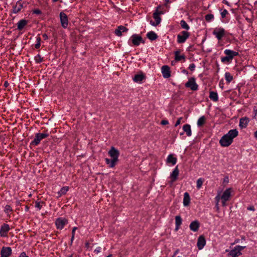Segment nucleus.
<instances>
[{"label": "nucleus", "mask_w": 257, "mask_h": 257, "mask_svg": "<svg viewBox=\"0 0 257 257\" xmlns=\"http://www.w3.org/2000/svg\"><path fill=\"white\" fill-rule=\"evenodd\" d=\"M254 118L257 119V109H254Z\"/></svg>", "instance_id": "53"}, {"label": "nucleus", "mask_w": 257, "mask_h": 257, "mask_svg": "<svg viewBox=\"0 0 257 257\" xmlns=\"http://www.w3.org/2000/svg\"><path fill=\"white\" fill-rule=\"evenodd\" d=\"M182 72L184 74H188V71L186 70H185V69H183L182 71Z\"/></svg>", "instance_id": "57"}, {"label": "nucleus", "mask_w": 257, "mask_h": 257, "mask_svg": "<svg viewBox=\"0 0 257 257\" xmlns=\"http://www.w3.org/2000/svg\"><path fill=\"white\" fill-rule=\"evenodd\" d=\"M10 230V227L8 224H3L0 228V236L1 237H7L8 233Z\"/></svg>", "instance_id": "10"}, {"label": "nucleus", "mask_w": 257, "mask_h": 257, "mask_svg": "<svg viewBox=\"0 0 257 257\" xmlns=\"http://www.w3.org/2000/svg\"><path fill=\"white\" fill-rule=\"evenodd\" d=\"M28 209H29V207L28 206H26V211H28Z\"/></svg>", "instance_id": "63"}, {"label": "nucleus", "mask_w": 257, "mask_h": 257, "mask_svg": "<svg viewBox=\"0 0 257 257\" xmlns=\"http://www.w3.org/2000/svg\"><path fill=\"white\" fill-rule=\"evenodd\" d=\"M215 207L216 208V209L217 210L219 209V206H218V202H216V204H215Z\"/></svg>", "instance_id": "59"}, {"label": "nucleus", "mask_w": 257, "mask_h": 257, "mask_svg": "<svg viewBox=\"0 0 257 257\" xmlns=\"http://www.w3.org/2000/svg\"><path fill=\"white\" fill-rule=\"evenodd\" d=\"M77 229V227H74L72 230V236H75V231Z\"/></svg>", "instance_id": "50"}, {"label": "nucleus", "mask_w": 257, "mask_h": 257, "mask_svg": "<svg viewBox=\"0 0 257 257\" xmlns=\"http://www.w3.org/2000/svg\"><path fill=\"white\" fill-rule=\"evenodd\" d=\"M13 211L12 208L11 206L9 205H7L5 207L4 211L6 213L9 214L10 212H12Z\"/></svg>", "instance_id": "41"}, {"label": "nucleus", "mask_w": 257, "mask_h": 257, "mask_svg": "<svg viewBox=\"0 0 257 257\" xmlns=\"http://www.w3.org/2000/svg\"><path fill=\"white\" fill-rule=\"evenodd\" d=\"M34 60L37 63H40L44 61L43 58L40 54L37 55L34 57Z\"/></svg>", "instance_id": "38"}, {"label": "nucleus", "mask_w": 257, "mask_h": 257, "mask_svg": "<svg viewBox=\"0 0 257 257\" xmlns=\"http://www.w3.org/2000/svg\"><path fill=\"white\" fill-rule=\"evenodd\" d=\"M43 37L45 40H48L49 39V37L46 34H44L43 35Z\"/></svg>", "instance_id": "52"}, {"label": "nucleus", "mask_w": 257, "mask_h": 257, "mask_svg": "<svg viewBox=\"0 0 257 257\" xmlns=\"http://www.w3.org/2000/svg\"><path fill=\"white\" fill-rule=\"evenodd\" d=\"M206 121V118L204 116H201L197 121V125L199 127L204 125Z\"/></svg>", "instance_id": "34"}, {"label": "nucleus", "mask_w": 257, "mask_h": 257, "mask_svg": "<svg viewBox=\"0 0 257 257\" xmlns=\"http://www.w3.org/2000/svg\"><path fill=\"white\" fill-rule=\"evenodd\" d=\"M109 155L111 158L117 161H118V157L119 155V151L116 150L114 147H112L108 152Z\"/></svg>", "instance_id": "12"}, {"label": "nucleus", "mask_w": 257, "mask_h": 257, "mask_svg": "<svg viewBox=\"0 0 257 257\" xmlns=\"http://www.w3.org/2000/svg\"><path fill=\"white\" fill-rule=\"evenodd\" d=\"M179 173V171L178 166H176L170 175L171 182H174L177 180Z\"/></svg>", "instance_id": "17"}, {"label": "nucleus", "mask_w": 257, "mask_h": 257, "mask_svg": "<svg viewBox=\"0 0 257 257\" xmlns=\"http://www.w3.org/2000/svg\"><path fill=\"white\" fill-rule=\"evenodd\" d=\"M112 255L111 254H109L106 257H112Z\"/></svg>", "instance_id": "62"}, {"label": "nucleus", "mask_w": 257, "mask_h": 257, "mask_svg": "<svg viewBox=\"0 0 257 257\" xmlns=\"http://www.w3.org/2000/svg\"><path fill=\"white\" fill-rule=\"evenodd\" d=\"M225 79L227 83H230L233 80V76L229 72H226L225 73Z\"/></svg>", "instance_id": "35"}, {"label": "nucleus", "mask_w": 257, "mask_h": 257, "mask_svg": "<svg viewBox=\"0 0 257 257\" xmlns=\"http://www.w3.org/2000/svg\"><path fill=\"white\" fill-rule=\"evenodd\" d=\"M206 21L209 22L214 18V16L212 14H207L205 17Z\"/></svg>", "instance_id": "42"}, {"label": "nucleus", "mask_w": 257, "mask_h": 257, "mask_svg": "<svg viewBox=\"0 0 257 257\" xmlns=\"http://www.w3.org/2000/svg\"><path fill=\"white\" fill-rule=\"evenodd\" d=\"M175 230H178L182 224V219L180 216L177 215L175 216Z\"/></svg>", "instance_id": "25"}, {"label": "nucleus", "mask_w": 257, "mask_h": 257, "mask_svg": "<svg viewBox=\"0 0 257 257\" xmlns=\"http://www.w3.org/2000/svg\"><path fill=\"white\" fill-rule=\"evenodd\" d=\"M49 136L47 131L44 133H37L36 134L34 140L31 143V145L38 146L41 142V140L47 138Z\"/></svg>", "instance_id": "3"}, {"label": "nucleus", "mask_w": 257, "mask_h": 257, "mask_svg": "<svg viewBox=\"0 0 257 257\" xmlns=\"http://www.w3.org/2000/svg\"><path fill=\"white\" fill-rule=\"evenodd\" d=\"M225 56L221 58V61L224 63H230L233 58L239 55L238 53L229 49H226L224 51Z\"/></svg>", "instance_id": "2"}, {"label": "nucleus", "mask_w": 257, "mask_h": 257, "mask_svg": "<svg viewBox=\"0 0 257 257\" xmlns=\"http://www.w3.org/2000/svg\"><path fill=\"white\" fill-rule=\"evenodd\" d=\"M169 123V122L167 120H162L161 121V124L162 125H166Z\"/></svg>", "instance_id": "49"}, {"label": "nucleus", "mask_w": 257, "mask_h": 257, "mask_svg": "<svg viewBox=\"0 0 257 257\" xmlns=\"http://www.w3.org/2000/svg\"><path fill=\"white\" fill-rule=\"evenodd\" d=\"M69 187L64 186L62 187L61 190L59 191L58 193L61 196L66 194L67 192L69 190Z\"/></svg>", "instance_id": "36"}, {"label": "nucleus", "mask_w": 257, "mask_h": 257, "mask_svg": "<svg viewBox=\"0 0 257 257\" xmlns=\"http://www.w3.org/2000/svg\"><path fill=\"white\" fill-rule=\"evenodd\" d=\"M33 13L37 15H40L42 13L41 11L39 9H36L34 10Z\"/></svg>", "instance_id": "46"}, {"label": "nucleus", "mask_w": 257, "mask_h": 257, "mask_svg": "<svg viewBox=\"0 0 257 257\" xmlns=\"http://www.w3.org/2000/svg\"><path fill=\"white\" fill-rule=\"evenodd\" d=\"M181 51L178 50L174 52L175 60L176 61H180L181 60H183L185 61V56L184 54L180 55Z\"/></svg>", "instance_id": "19"}, {"label": "nucleus", "mask_w": 257, "mask_h": 257, "mask_svg": "<svg viewBox=\"0 0 257 257\" xmlns=\"http://www.w3.org/2000/svg\"><path fill=\"white\" fill-rule=\"evenodd\" d=\"M37 43L35 45L36 49H39L41 46V38L40 37L38 36L36 38Z\"/></svg>", "instance_id": "39"}, {"label": "nucleus", "mask_w": 257, "mask_h": 257, "mask_svg": "<svg viewBox=\"0 0 257 257\" xmlns=\"http://www.w3.org/2000/svg\"><path fill=\"white\" fill-rule=\"evenodd\" d=\"M186 88H190L192 91H196L198 89V85L196 83L195 79L191 77L188 79V81L185 84Z\"/></svg>", "instance_id": "6"}, {"label": "nucleus", "mask_w": 257, "mask_h": 257, "mask_svg": "<svg viewBox=\"0 0 257 257\" xmlns=\"http://www.w3.org/2000/svg\"><path fill=\"white\" fill-rule=\"evenodd\" d=\"M220 199H221V197H220L219 195H217L215 198V199L216 201V202H218V203H219Z\"/></svg>", "instance_id": "54"}, {"label": "nucleus", "mask_w": 257, "mask_h": 257, "mask_svg": "<svg viewBox=\"0 0 257 257\" xmlns=\"http://www.w3.org/2000/svg\"><path fill=\"white\" fill-rule=\"evenodd\" d=\"M190 201V196L188 193L185 192L184 194V197H183V205L184 206H188Z\"/></svg>", "instance_id": "27"}, {"label": "nucleus", "mask_w": 257, "mask_h": 257, "mask_svg": "<svg viewBox=\"0 0 257 257\" xmlns=\"http://www.w3.org/2000/svg\"><path fill=\"white\" fill-rule=\"evenodd\" d=\"M209 97L210 99L213 101H217L218 99V94L217 92L214 91H210Z\"/></svg>", "instance_id": "32"}, {"label": "nucleus", "mask_w": 257, "mask_h": 257, "mask_svg": "<svg viewBox=\"0 0 257 257\" xmlns=\"http://www.w3.org/2000/svg\"><path fill=\"white\" fill-rule=\"evenodd\" d=\"M162 75L164 78H168L171 76L170 67L167 65H164L161 68Z\"/></svg>", "instance_id": "15"}, {"label": "nucleus", "mask_w": 257, "mask_h": 257, "mask_svg": "<svg viewBox=\"0 0 257 257\" xmlns=\"http://www.w3.org/2000/svg\"><path fill=\"white\" fill-rule=\"evenodd\" d=\"M147 37L150 40L154 41L157 38L158 36L154 32L150 31L147 33Z\"/></svg>", "instance_id": "30"}, {"label": "nucleus", "mask_w": 257, "mask_h": 257, "mask_svg": "<svg viewBox=\"0 0 257 257\" xmlns=\"http://www.w3.org/2000/svg\"><path fill=\"white\" fill-rule=\"evenodd\" d=\"M128 29L122 26H120L118 27L117 29L115 31V34L117 36H121L122 35V32H124L127 31Z\"/></svg>", "instance_id": "23"}, {"label": "nucleus", "mask_w": 257, "mask_h": 257, "mask_svg": "<svg viewBox=\"0 0 257 257\" xmlns=\"http://www.w3.org/2000/svg\"><path fill=\"white\" fill-rule=\"evenodd\" d=\"M195 65L194 63H192L190 64L188 68L190 71H193L195 70Z\"/></svg>", "instance_id": "43"}, {"label": "nucleus", "mask_w": 257, "mask_h": 257, "mask_svg": "<svg viewBox=\"0 0 257 257\" xmlns=\"http://www.w3.org/2000/svg\"><path fill=\"white\" fill-rule=\"evenodd\" d=\"M228 14V12L226 10L224 9L221 13V16L222 18L225 17L226 15Z\"/></svg>", "instance_id": "44"}, {"label": "nucleus", "mask_w": 257, "mask_h": 257, "mask_svg": "<svg viewBox=\"0 0 257 257\" xmlns=\"http://www.w3.org/2000/svg\"><path fill=\"white\" fill-rule=\"evenodd\" d=\"M158 8H158V7H157V9H156V10L155 12H154V13H157V14H158V16H159L160 15H162V14H163V12L162 11H159L158 10Z\"/></svg>", "instance_id": "47"}, {"label": "nucleus", "mask_w": 257, "mask_h": 257, "mask_svg": "<svg viewBox=\"0 0 257 257\" xmlns=\"http://www.w3.org/2000/svg\"><path fill=\"white\" fill-rule=\"evenodd\" d=\"M19 257H29L28 255H27L26 253L25 252H22L20 255H19Z\"/></svg>", "instance_id": "51"}, {"label": "nucleus", "mask_w": 257, "mask_h": 257, "mask_svg": "<svg viewBox=\"0 0 257 257\" xmlns=\"http://www.w3.org/2000/svg\"><path fill=\"white\" fill-rule=\"evenodd\" d=\"M23 3L21 1H18L15 6L13 7V12L14 13H19L23 8Z\"/></svg>", "instance_id": "18"}, {"label": "nucleus", "mask_w": 257, "mask_h": 257, "mask_svg": "<svg viewBox=\"0 0 257 257\" xmlns=\"http://www.w3.org/2000/svg\"><path fill=\"white\" fill-rule=\"evenodd\" d=\"M60 19L62 27L66 29L69 25V20L67 15L63 12L60 13Z\"/></svg>", "instance_id": "8"}, {"label": "nucleus", "mask_w": 257, "mask_h": 257, "mask_svg": "<svg viewBox=\"0 0 257 257\" xmlns=\"http://www.w3.org/2000/svg\"><path fill=\"white\" fill-rule=\"evenodd\" d=\"M165 2H166L165 5H166L167 4L170 3V0H165Z\"/></svg>", "instance_id": "61"}, {"label": "nucleus", "mask_w": 257, "mask_h": 257, "mask_svg": "<svg viewBox=\"0 0 257 257\" xmlns=\"http://www.w3.org/2000/svg\"><path fill=\"white\" fill-rule=\"evenodd\" d=\"M167 163L171 164L172 165H174L177 162V158L174 157L173 155H169L167 158Z\"/></svg>", "instance_id": "24"}, {"label": "nucleus", "mask_w": 257, "mask_h": 257, "mask_svg": "<svg viewBox=\"0 0 257 257\" xmlns=\"http://www.w3.org/2000/svg\"><path fill=\"white\" fill-rule=\"evenodd\" d=\"M9 83H8V81H5V82H4V86H5L6 87H8V86H9Z\"/></svg>", "instance_id": "56"}, {"label": "nucleus", "mask_w": 257, "mask_h": 257, "mask_svg": "<svg viewBox=\"0 0 257 257\" xmlns=\"http://www.w3.org/2000/svg\"><path fill=\"white\" fill-rule=\"evenodd\" d=\"M28 21L25 19H22L19 21L17 24L18 30L21 31L24 27L28 24Z\"/></svg>", "instance_id": "22"}, {"label": "nucleus", "mask_w": 257, "mask_h": 257, "mask_svg": "<svg viewBox=\"0 0 257 257\" xmlns=\"http://www.w3.org/2000/svg\"><path fill=\"white\" fill-rule=\"evenodd\" d=\"M12 253V248L10 247L3 246L1 251V257H9Z\"/></svg>", "instance_id": "14"}, {"label": "nucleus", "mask_w": 257, "mask_h": 257, "mask_svg": "<svg viewBox=\"0 0 257 257\" xmlns=\"http://www.w3.org/2000/svg\"><path fill=\"white\" fill-rule=\"evenodd\" d=\"M230 197V191L229 189L225 190L221 196V199L222 200V204L223 206H226V202L229 200Z\"/></svg>", "instance_id": "11"}, {"label": "nucleus", "mask_w": 257, "mask_h": 257, "mask_svg": "<svg viewBox=\"0 0 257 257\" xmlns=\"http://www.w3.org/2000/svg\"><path fill=\"white\" fill-rule=\"evenodd\" d=\"M247 209H248V210H252V211L254 210V208L253 206H250V207H248Z\"/></svg>", "instance_id": "55"}, {"label": "nucleus", "mask_w": 257, "mask_h": 257, "mask_svg": "<svg viewBox=\"0 0 257 257\" xmlns=\"http://www.w3.org/2000/svg\"><path fill=\"white\" fill-rule=\"evenodd\" d=\"M238 131L236 129L230 130L226 135H224L220 140L219 143L222 147H228L231 144L233 139L237 136Z\"/></svg>", "instance_id": "1"}, {"label": "nucleus", "mask_w": 257, "mask_h": 257, "mask_svg": "<svg viewBox=\"0 0 257 257\" xmlns=\"http://www.w3.org/2000/svg\"><path fill=\"white\" fill-rule=\"evenodd\" d=\"M105 160L106 164L108 165L110 168L114 167L116 165V163L117 162V161L113 159H109L108 158H106Z\"/></svg>", "instance_id": "28"}, {"label": "nucleus", "mask_w": 257, "mask_h": 257, "mask_svg": "<svg viewBox=\"0 0 257 257\" xmlns=\"http://www.w3.org/2000/svg\"><path fill=\"white\" fill-rule=\"evenodd\" d=\"M254 137L255 138H257V131L254 132Z\"/></svg>", "instance_id": "60"}, {"label": "nucleus", "mask_w": 257, "mask_h": 257, "mask_svg": "<svg viewBox=\"0 0 257 257\" xmlns=\"http://www.w3.org/2000/svg\"><path fill=\"white\" fill-rule=\"evenodd\" d=\"M101 247L100 246H98L97 247L95 250H94V252L96 253H98L99 252H100L101 251Z\"/></svg>", "instance_id": "48"}, {"label": "nucleus", "mask_w": 257, "mask_h": 257, "mask_svg": "<svg viewBox=\"0 0 257 257\" xmlns=\"http://www.w3.org/2000/svg\"><path fill=\"white\" fill-rule=\"evenodd\" d=\"M132 43L135 46H139L141 42L144 43L141 36L134 34L131 37Z\"/></svg>", "instance_id": "13"}, {"label": "nucleus", "mask_w": 257, "mask_h": 257, "mask_svg": "<svg viewBox=\"0 0 257 257\" xmlns=\"http://www.w3.org/2000/svg\"><path fill=\"white\" fill-rule=\"evenodd\" d=\"M145 78V75L143 74H138L135 75L133 80L136 82H140Z\"/></svg>", "instance_id": "29"}, {"label": "nucleus", "mask_w": 257, "mask_h": 257, "mask_svg": "<svg viewBox=\"0 0 257 257\" xmlns=\"http://www.w3.org/2000/svg\"><path fill=\"white\" fill-rule=\"evenodd\" d=\"M74 237L75 236H72V237H71V244H72V243H73V240L74 239Z\"/></svg>", "instance_id": "58"}, {"label": "nucleus", "mask_w": 257, "mask_h": 257, "mask_svg": "<svg viewBox=\"0 0 257 257\" xmlns=\"http://www.w3.org/2000/svg\"><path fill=\"white\" fill-rule=\"evenodd\" d=\"M153 18L155 19V22H153L152 21H150V24L154 26H156L158 25L161 21V18L159 16H158V14L154 13L153 14Z\"/></svg>", "instance_id": "20"}, {"label": "nucleus", "mask_w": 257, "mask_h": 257, "mask_svg": "<svg viewBox=\"0 0 257 257\" xmlns=\"http://www.w3.org/2000/svg\"><path fill=\"white\" fill-rule=\"evenodd\" d=\"M189 227L191 230L193 231H197L199 227V223L198 221L195 220L191 222Z\"/></svg>", "instance_id": "21"}, {"label": "nucleus", "mask_w": 257, "mask_h": 257, "mask_svg": "<svg viewBox=\"0 0 257 257\" xmlns=\"http://www.w3.org/2000/svg\"><path fill=\"white\" fill-rule=\"evenodd\" d=\"M46 205V203L44 201H39L38 200L36 201L35 207L37 210H41L43 206Z\"/></svg>", "instance_id": "33"}, {"label": "nucleus", "mask_w": 257, "mask_h": 257, "mask_svg": "<svg viewBox=\"0 0 257 257\" xmlns=\"http://www.w3.org/2000/svg\"><path fill=\"white\" fill-rule=\"evenodd\" d=\"M206 244V240L203 235L200 236L197 240V247L199 249H202Z\"/></svg>", "instance_id": "16"}, {"label": "nucleus", "mask_w": 257, "mask_h": 257, "mask_svg": "<svg viewBox=\"0 0 257 257\" xmlns=\"http://www.w3.org/2000/svg\"><path fill=\"white\" fill-rule=\"evenodd\" d=\"M180 25H181V27L183 29L187 30H189L190 28L189 25L187 24V23L184 20H181L180 21Z\"/></svg>", "instance_id": "37"}, {"label": "nucleus", "mask_w": 257, "mask_h": 257, "mask_svg": "<svg viewBox=\"0 0 257 257\" xmlns=\"http://www.w3.org/2000/svg\"><path fill=\"white\" fill-rule=\"evenodd\" d=\"M244 246L237 245L234 249L231 250L229 253V255L231 257H236L241 254V251L244 248Z\"/></svg>", "instance_id": "9"}, {"label": "nucleus", "mask_w": 257, "mask_h": 257, "mask_svg": "<svg viewBox=\"0 0 257 257\" xmlns=\"http://www.w3.org/2000/svg\"><path fill=\"white\" fill-rule=\"evenodd\" d=\"M203 184V180L201 178H199L197 180L196 187L198 189H199Z\"/></svg>", "instance_id": "40"}, {"label": "nucleus", "mask_w": 257, "mask_h": 257, "mask_svg": "<svg viewBox=\"0 0 257 257\" xmlns=\"http://www.w3.org/2000/svg\"><path fill=\"white\" fill-rule=\"evenodd\" d=\"M248 123V120L246 118H241L239 120V126L241 128H245Z\"/></svg>", "instance_id": "31"}, {"label": "nucleus", "mask_w": 257, "mask_h": 257, "mask_svg": "<svg viewBox=\"0 0 257 257\" xmlns=\"http://www.w3.org/2000/svg\"><path fill=\"white\" fill-rule=\"evenodd\" d=\"M212 34L218 40H221L225 35V31L221 27L216 28L213 31Z\"/></svg>", "instance_id": "5"}, {"label": "nucleus", "mask_w": 257, "mask_h": 257, "mask_svg": "<svg viewBox=\"0 0 257 257\" xmlns=\"http://www.w3.org/2000/svg\"><path fill=\"white\" fill-rule=\"evenodd\" d=\"M189 33L187 31H183L181 32L177 35V42L179 44L184 43L189 38Z\"/></svg>", "instance_id": "7"}, {"label": "nucleus", "mask_w": 257, "mask_h": 257, "mask_svg": "<svg viewBox=\"0 0 257 257\" xmlns=\"http://www.w3.org/2000/svg\"><path fill=\"white\" fill-rule=\"evenodd\" d=\"M182 119V117H179L177 119L175 124V126H177V125H178L179 124H180L181 123V120Z\"/></svg>", "instance_id": "45"}, {"label": "nucleus", "mask_w": 257, "mask_h": 257, "mask_svg": "<svg viewBox=\"0 0 257 257\" xmlns=\"http://www.w3.org/2000/svg\"><path fill=\"white\" fill-rule=\"evenodd\" d=\"M183 130L186 133L187 136L190 137L192 135L191 126L189 124H185L183 126Z\"/></svg>", "instance_id": "26"}, {"label": "nucleus", "mask_w": 257, "mask_h": 257, "mask_svg": "<svg viewBox=\"0 0 257 257\" xmlns=\"http://www.w3.org/2000/svg\"><path fill=\"white\" fill-rule=\"evenodd\" d=\"M68 257H73V255L71 254V255L69 256Z\"/></svg>", "instance_id": "64"}, {"label": "nucleus", "mask_w": 257, "mask_h": 257, "mask_svg": "<svg viewBox=\"0 0 257 257\" xmlns=\"http://www.w3.org/2000/svg\"><path fill=\"white\" fill-rule=\"evenodd\" d=\"M68 223V219L64 217H58L56 219L55 222L57 229L59 230L63 229L65 226Z\"/></svg>", "instance_id": "4"}]
</instances>
